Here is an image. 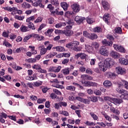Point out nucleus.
Listing matches in <instances>:
<instances>
[{"mask_svg": "<svg viewBox=\"0 0 128 128\" xmlns=\"http://www.w3.org/2000/svg\"><path fill=\"white\" fill-rule=\"evenodd\" d=\"M118 88H116V90L118 94H120L122 95L120 96V98H123L124 100H128V92L126 90L120 88L124 86V84L122 82H118Z\"/></svg>", "mask_w": 128, "mask_h": 128, "instance_id": "nucleus-1", "label": "nucleus"}, {"mask_svg": "<svg viewBox=\"0 0 128 128\" xmlns=\"http://www.w3.org/2000/svg\"><path fill=\"white\" fill-rule=\"evenodd\" d=\"M72 26L69 25L65 27L64 30H57L56 32H58V34H64L66 36H72L74 34V31L72 30Z\"/></svg>", "mask_w": 128, "mask_h": 128, "instance_id": "nucleus-2", "label": "nucleus"}, {"mask_svg": "<svg viewBox=\"0 0 128 128\" xmlns=\"http://www.w3.org/2000/svg\"><path fill=\"white\" fill-rule=\"evenodd\" d=\"M80 44V42L78 41H73L66 44V46L70 50H73L75 46H78Z\"/></svg>", "mask_w": 128, "mask_h": 128, "instance_id": "nucleus-3", "label": "nucleus"}, {"mask_svg": "<svg viewBox=\"0 0 128 128\" xmlns=\"http://www.w3.org/2000/svg\"><path fill=\"white\" fill-rule=\"evenodd\" d=\"M104 64H105L107 68H110L114 64V60L112 59V58H107L104 60Z\"/></svg>", "mask_w": 128, "mask_h": 128, "instance_id": "nucleus-4", "label": "nucleus"}, {"mask_svg": "<svg viewBox=\"0 0 128 128\" xmlns=\"http://www.w3.org/2000/svg\"><path fill=\"white\" fill-rule=\"evenodd\" d=\"M114 48L116 52H123V54H124L126 52L124 48L120 45L114 44Z\"/></svg>", "mask_w": 128, "mask_h": 128, "instance_id": "nucleus-5", "label": "nucleus"}, {"mask_svg": "<svg viewBox=\"0 0 128 128\" xmlns=\"http://www.w3.org/2000/svg\"><path fill=\"white\" fill-rule=\"evenodd\" d=\"M99 52L100 54L104 56H108V51L104 46H102L100 48Z\"/></svg>", "mask_w": 128, "mask_h": 128, "instance_id": "nucleus-6", "label": "nucleus"}, {"mask_svg": "<svg viewBox=\"0 0 128 128\" xmlns=\"http://www.w3.org/2000/svg\"><path fill=\"white\" fill-rule=\"evenodd\" d=\"M74 20L78 24H80L84 20H86V18L76 16L74 18Z\"/></svg>", "mask_w": 128, "mask_h": 128, "instance_id": "nucleus-7", "label": "nucleus"}, {"mask_svg": "<svg viewBox=\"0 0 128 128\" xmlns=\"http://www.w3.org/2000/svg\"><path fill=\"white\" fill-rule=\"evenodd\" d=\"M98 68L99 70H101V72H106V68H108V67H106V66L104 64V62H100L98 64Z\"/></svg>", "mask_w": 128, "mask_h": 128, "instance_id": "nucleus-8", "label": "nucleus"}, {"mask_svg": "<svg viewBox=\"0 0 128 128\" xmlns=\"http://www.w3.org/2000/svg\"><path fill=\"white\" fill-rule=\"evenodd\" d=\"M5 10H8V12H12V14L14 16L16 14V11L17 10L16 7H12L11 6H8L4 8Z\"/></svg>", "mask_w": 128, "mask_h": 128, "instance_id": "nucleus-9", "label": "nucleus"}, {"mask_svg": "<svg viewBox=\"0 0 128 128\" xmlns=\"http://www.w3.org/2000/svg\"><path fill=\"white\" fill-rule=\"evenodd\" d=\"M71 8L74 12H78L80 10V8L78 4H74L72 5Z\"/></svg>", "mask_w": 128, "mask_h": 128, "instance_id": "nucleus-10", "label": "nucleus"}, {"mask_svg": "<svg viewBox=\"0 0 128 128\" xmlns=\"http://www.w3.org/2000/svg\"><path fill=\"white\" fill-rule=\"evenodd\" d=\"M42 0H37L36 2L33 3V6H40V8H44V5L42 4Z\"/></svg>", "mask_w": 128, "mask_h": 128, "instance_id": "nucleus-11", "label": "nucleus"}, {"mask_svg": "<svg viewBox=\"0 0 128 128\" xmlns=\"http://www.w3.org/2000/svg\"><path fill=\"white\" fill-rule=\"evenodd\" d=\"M110 55L113 58H118L120 56V53L114 50L110 52Z\"/></svg>", "mask_w": 128, "mask_h": 128, "instance_id": "nucleus-12", "label": "nucleus"}, {"mask_svg": "<svg viewBox=\"0 0 128 128\" xmlns=\"http://www.w3.org/2000/svg\"><path fill=\"white\" fill-rule=\"evenodd\" d=\"M116 70L118 74H124L126 72V69L120 66L116 67Z\"/></svg>", "mask_w": 128, "mask_h": 128, "instance_id": "nucleus-13", "label": "nucleus"}, {"mask_svg": "<svg viewBox=\"0 0 128 128\" xmlns=\"http://www.w3.org/2000/svg\"><path fill=\"white\" fill-rule=\"evenodd\" d=\"M122 102V100L120 98H112V103L114 104H115L116 106H118L119 104H120Z\"/></svg>", "mask_w": 128, "mask_h": 128, "instance_id": "nucleus-14", "label": "nucleus"}, {"mask_svg": "<svg viewBox=\"0 0 128 128\" xmlns=\"http://www.w3.org/2000/svg\"><path fill=\"white\" fill-rule=\"evenodd\" d=\"M119 62L121 64H123L124 66H128V59H126L124 58H121L119 59Z\"/></svg>", "mask_w": 128, "mask_h": 128, "instance_id": "nucleus-15", "label": "nucleus"}, {"mask_svg": "<svg viewBox=\"0 0 128 128\" xmlns=\"http://www.w3.org/2000/svg\"><path fill=\"white\" fill-rule=\"evenodd\" d=\"M102 44L103 46H112V42H108L106 39H104L102 40Z\"/></svg>", "mask_w": 128, "mask_h": 128, "instance_id": "nucleus-16", "label": "nucleus"}, {"mask_svg": "<svg viewBox=\"0 0 128 128\" xmlns=\"http://www.w3.org/2000/svg\"><path fill=\"white\" fill-rule=\"evenodd\" d=\"M102 6L105 10H110V4L106 1L102 2Z\"/></svg>", "mask_w": 128, "mask_h": 128, "instance_id": "nucleus-17", "label": "nucleus"}, {"mask_svg": "<svg viewBox=\"0 0 128 128\" xmlns=\"http://www.w3.org/2000/svg\"><path fill=\"white\" fill-rule=\"evenodd\" d=\"M70 68H65L62 70L61 72H62V74H64V76H68V74H70Z\"/></svg>", "mask_w": 128, "mask_h": 128, "instance_id": "nucleus-18", "label": "nucleus"}, {"mask_svg": "<svg viewBox=\"0 0 128 128\" xmlns=\"http://www.w3.org/2000/svg\"><path fill=\"white\" fill-rule=\"evenodd\" d=\"M86 86H98V84L94 82H85Z\"/></svg>", "mask_w": 128, "mask_h": 128, "instance_id": "nucleus-19", "label": "nucleus"}, {"mask_svg": "<svg viewBox=\"0 0 128 128\" xmlns=\"http://www.w3.org/2000/svg\"><path fill=\"white\" fill-rule=\"evenodd\" d=\"M103 84L106 88H111L112 86V84L110 81L108 80H105Z\"/></svg>", "mask_w": 128, "mask_h": 128, "instance_id": "nucleus-20", "label": "nucleus"}, {"mask_svg": "<svg viewBox=\"0 0 128 128\" xmlns=\"http://www.w3.org/2000/svg\"><path fill=\"white\" fill-rule=\"evenodd\" d=\"M22 8H30V7L32 6L30 4L26 2H24L22 4Z\"/></svg>", "mask_w": 128, "mask_h": 128, "instance_id": "nucleus-21", "label": "nucleus"}, {"mask_svg": "<svg viewBox=\"0 0 128 128\" xmlns=\"http://www.w3.org/2000/svg\"><path fill=\"white\" fill-rule=\"evenodd\" d=\"M36 18V15L32 16L26 18V22H34V21Z\"/></svg>", "mask_w": 128, "mask_h": 128, "instance_id": "nucleus-22", "label": "nucleus"}, {"mask_svg": "<svg viewBox=\"0 0 128 128\" xmlns=\"http://www.w3.org/2000/svg\"><path fill=\"white\" fill-rule=\"evenodd\" d=\"M34 37L38 40H44V36H40L38 34H34Z\"/></svg>", "mask_w": 128, "mask_h": 128, "instance_id": "nucleus-23", "label": "nucleus"}, {"mask_svg": "<svg viewBox=\"0 0 128 128\" xmlns=\"http://www.w3.org/2000/svg\"><path fill=\"white\" fill-rule=\"evenodd\" d=\"M102 114L105 118L106 120L110 122H112V118H110V116L108 115V114H106V112H102Z\"/></svg>", "mask_w": 128, "mask_h": 128, "instance_id": "nucleus-24", "label": "nucleus"}, {"mask_svg": "<svg viewBox=\"0 0 128 128\" xmlns=\"http://www.w3.org/2000/svg\"><path fill=\"white\" fill-rule=\"evenodd\" d=\"M56 52H63L66 51V49H64V48L62 46H56Z\"/></svg>", "mask_w": 128, "mask_h": 128, "instance_id": "nucleus-25", "label": "nucleus"}, {"mask_svg": "<svg viewBox=\"0 0 128 128\" xmlns=\"http://www.w3.org/2000/svg\"><path fill=\"white\" fill-rule=\"evenodd\" d=\"M28 22V28H30V30H36V28H34V23H32V22Z\"/></svg>", "mask_w": 128, "mask_h": 128, "instance_id": "nucleus-26", "label": "nucleus"}, {"mask_svg": "<svg viewBox=\"0 0 128 128\" xmlns=\"http://www.w3.org/2000/svg\"><path fill=\"white\" fill-rule=\"evenodd\" d=\"M60 6L64 10H68V4L66 2H63L60 3Z\"/></svg>", "mask_w": 128, "mask_h": 128, "instance_id": "nucleus-27", "label": "nucleus"}, {"mask_svg": "<svg viewBox=\"0 0 128 128\" xmlns=\"http://www.w3.org/2000/svg\"><path fill=\"white\" fill-rule=\"evenodd\" d=\"M66 26V22H60L56 24L55 27L56 28H62V26Z\"/></svg>", "mask_w": 128, "mask_h": 128, "instance_id": "nucleus-28", "label": "nucleus"}, {"mask_svg": "<svg viewBox=\"0 0 128 128\" xmlns=\"http://www.w3.org/2000/svg\"><path fill=\"white\" fill-rule=\"evenodd\" d=\"M20 30L23 32H28L30 30L28 29V27L22 25L20 26Z\"/></svg>", "mask_w": 128, "mask_h": 128, "instance_id": "nucleus-29", "label": "nucleus"}, {"mask_svg": "<svg viewBox=\"0 0 128 128\" xmlns=\"http://www.w3.org/2000/svg\"><path fill=\"white\" fill-rule=\"evenodd\" d=\"M72 12L67 11L65 13V16L68 18H72Z\"/></svg>", "mask_w": 128, "mask_h": 128, "instance_id": "nucleus-30", "label": "nucleus"}, {"mask_svg": "<svg viewBox=\"0 0 128 128\" xmlns=\"http://www.w3.org/2000/svg\"><path fill=\"white\" fill-rule=\"evenodd\" d=\"M110 110L112 112H113V114H120V111L114 107H111L110 108Z\"/></svg>", "mask_w": 128, "mask_h": 128, "instance_id": "nucleus-31", "label": "nucleus"}, {"mask_svg": "<svg viewBox=\"0 0 128 128\" xmlns=\"http://www.w3.org/2000/svg\"><path fill=\"white\" fill-rule=\"evenodd\" d=\"M26 62H30V64H34L36 62V59L34 58H30L26 60Z\"/></svg>", "mask_w": 128, "mask_h": 128, "instance_id": "nucleus-32", "label": "nucleus"}, {"mask_svg": "<svg viewBox=\"0 0 128 128\" xmlns=\"http://www.w3.org/2000/svg\"><path fill=\"white\" fill-rule=\"evenodd\" d=\"M90 116L94 120H98V115L94 114V112H90Z\"/></svg>", "mask_w": 128, "mask_h": 128, "instance_id": "nucleus-33", "label": "nucleus"}, {"mask_svg": "<svg viewBox=\"0 0 128 128\" xmlns=\"http://www.w3.org/2000/svg\"><path fill=\"white\" fill-rule=\"evenodd\" d=\"M102 28L100 26H96L93 29L94 32H102Z\"/></svg>", "mask_w": 128, "mask_h": 128, "instance_id": "nucleus-34", "label": "nucleus"}, {"mask_svg": "<svg viewBox=\"0 0 128 128\" xmlns=\"http://www.w3.org/2000/svg\"><path fill=\"white\" fill-rule=\"evenodd\" d=\"M98 38V35L94 33H90L89 37L90 40H96Z\"/></svg>", "mask_w": 128, "mask_h": 128, "instance_id": "nucleus-35", "label": "nucleus"}, {"mask_svg": "<svg viewBox=\"0 0 128 128\" xmlns=\"http://www.w3.org/2000/svg\"><path fill=\"white\" fill-rule=\"evenodd\" d=\"M85 48L86 50V52H92V47L88 46V45H86L85 46Z\"/></svg>", "mask_w": 128, "mask_h": 128, "instance_id": "nucleus-36", "label": "nucleus"}, {"mask_svg": "<svg viewBox=\"0 0 128 128\" xmlns=\"http://www.w3.org/2000/svg\"><path fill=\"white\" fill-rule=\"evenodd\" d=\"M66 90H71V92H74V90H76V87L72 86H67L66 87Z\"/></svg>", "mask_w": 128, "mask_h": 128, "instance_id": "nucleus-37", "label": "nucleus"}, {"mask_svg": "<svg viewBox=\"0 0 128 128\" xmlns=\"http://www.w3.org/2000/svg\"><path fill=\"white\" fill-rule=\"evenodd\" d=\"M110 18V14H106L104 15L103 16V20H104L108 24V20Z\"/></svg>", "mask_w": 128, "mask_h": 128, "instance_id": "nucleus-38", "label": "nucleus"}, {"mask_svg": "<svg viewBox=\"0 0 128 128\" xmlns=\"http://www.w3.org/2000/svg\"><path fill=\"white\" fill-rule=\"evenodd\" d=\"M81 78L82 80V84H86V82H84V80H88V75L82 74L81 76Z\"/></svg>", "mask_w": 128, "mask_h": 128, "instance_id": "nucleus-39", "label": "nucleus"}, {"mask_svg": "<svg viewBox=\"0 0 128 128\" xmlns=\"http://www.w3.org/2000/svg\"><path fill=\"white\" fill-rule=\"evenodd\" d=\"M107 75L108 78H116V74L112 72H108Z\"/></svg>", "mask_w": 128, "mask_h": 128, "instance_id": "nucleus-40", "label": "nucleus"}, {"mask_svg": "<svg viewBox=\"0 0 128 128\" xmlns=\"http://www.w3.org/2000/svg\"><path fill=\"white\" fill-rule=\"evenodd\" d=\"M43 18L42 16H38L37 18L34 20V24H38V22H42Z\"/></svg>", "mask_w": 128, "mask_h": 128, "instance_id": "nucleus-41", "label": "nucleus"}, {"mask_svg": "<svg viewBox=\"0 0 128 128\" xmlns=\"http://www.w3.org/2000/svg\"><path fill=\"white\" fill-rule=\"evenodd\" d=\"M14 18H16V20H24V16H20L18 15H16L14 16Z\"/></svg>", "mask_w": 128, "mask_h": 128, "instance_id": "nucleus-42", "label": "nucleus"}, {"mask_svg": "<svg viewBox=\"0 0 128 128\" xmlns=\"http://www.w3.org/2000/svg\"><path fill=\"white\" fill-rule=\"evenodd\" d=\"M33 84L34 86H42V82L37 81L36 82H34Z\"/></svg>", "mask_w": 128, "mask_h": 128, "instance_id": "nucleus-43", "label": "nucleus"}, {"mask_svg": "<svg viewBox=\"0 0 128 128\" xmlns=\"http://www.w3.org/2000/svg\"><path fill=\"white\" fill-rule=\"evenodd\" d=\"M50 3L54 6H58L60 4L58 3V0H50Z\"/></svg>", "mask_w": 128, "mask_h": 128, "instance_id": "nucleus-44", "label": "nucleus"}, {"mask_svg": "<svg viewBox=\"0 0 128 128\" xmlns=\"http://www.w3.org/2000/svg\"><path fill=\"white\" fill-rule=\"evenodd\" d=\"M47 50L46 48H42L40 51V54L41 56H44V54H46Z\"/></svg>", "mask_w": 128, "mask_h": 128, "instance_id": "nucleus-45", "label": "nucleus"}, {"mask_svg": "<svg viewBox=\"0 0 128 128\" xmlns=\"http://www.w3.org/2000/svg\"><path fill=\"white\" fill-rule=\"evenodd\" d=\"M42 67V66H40V64H34L32 66V68H34V70H39L40 68Z\"/></svg>", "mask_w": 128, "mask_h": 128, "instance_id": "nucleus-46", "label": "nucleus"}, {"mask_svg": "<svg viewBox=\"0 0 128 128\" xmlns=\"http://www.w3.org/2000/svg\"><path fill=\"white\" fill-rule=\"evenodd\" d=\"M3 46H6V48H8L10 46H12V44L6 41V40H4L2 44Z\"/></svg>", "mask_w": 128, "mask_h": 128, "instance_id": "nucleus-47", "label": "nucleus"}, {"mask_svg": "<svg viewBox=\"0 0 128 128\" xmlns=\"http://www.w3.org/2000/svg\"><path fill=\"white\" fill-rule=\"evenodd\" d=\"M83 36H85V38H90V33H88V31H84L83 32Z\"/></svg>", "mask_w": 128, "mask_h": 128, "instance_id": "nucleus-48", "label": "nucleus"}, {"mask_svg": "<svg viewBox=\"0 0 128 128\" xmlns=\"http://www.w3.org/2000/svg\"><path fill=\"white\" fill-rule=\"evenodd\" d=\"M114 32L117 34H122V28H120V27H118L115 28Z\"/></svg>", "mask_w": 128, "mask_h": 128, "instance_id": "nucleus-49", "label": "nucleus"}, {"mask_svg": "<svg viewBox=\"0 0 128 128\" xmlns=\"http://www.w3.org/2000/svg\"><path fill=\"white\" fill-rule=\"evenodd\" d=\"M84 124H86V126H96V124L94 122H90V121H86L84 122Z\"/></svg>", "mask_w": 128, "mask_h": 128, "instance_id": "nucleus-50", "label": "nucleus"}, {"mask_svg": "<svg viewBox=\"0 0 128 128\" xmlns=\"http://www.w3.org/2000/svg\"><path fill=\"white\" fill-rule=\"evenodd\" d=\"M114 98H110V96L104 97V100L110 102H112V99Z\"/></svg>", "mask_w": 128, "mask_h": 128, "instance_id": "nucleus-51", "label": "nucleus"}, {"mask_svg": "<svg viewBox=\"0 0 128 128\" xmlns=\"http://www.w3.org/2000/svg\"><path fill=\"white\" fill-rule=\"evenodd\" d=\"M122 82L123 84V86H124V88H126V90H128V82L126 80H122Z\"/></svg>", "mask_w": 128, "mask_h": 128, "instance_id": "nucleus-52", "label": "nucleus"}, {"mask_svg": "<svg viewBox=\"0 0 128 128\" xmlns=\"http://www.w3.org/2000/svg\"><path fill=\"white\" fill-rule=\"evenodd\" d=\"M82 48V46H75L73 50H74L75 52H80Z\"/></svg>", "mask_w": 128, "mask_h": 128, "instance_id": "nucleus-53", "label": "nucleus"}, {"mask_svg": "<svg viewBox=\"0 0 128 128\" xmlns=\"http://www.w3.org/2000/svg\"><path fill=\"white\" fill-rule=\"evenodd\" d=\"M46 100V98H38L37 100V104H42L43 102H44Z\"/></svg>", "mask_w": 128, "mask_h": 128, "instance_id": "nucleus-54", "label": "nucleus"}, {"mask_svg": "<svg viewBox=\"0 0 128 128\" xmlns=\"http://www.w3.org/2000/svg\"><path fill=\"white\" fill-rule=\"evenodd\" d=\"M30 38H32V35H28L27 36L24 38L23 41L24 42H26L28 40H30Z\"/></svg>", "mask_w": 128, "mask_h": 128, "instance_id": "nucleus-55", "label": "nucleus"}, {"mask_svg": "<svg viewBox=\"0 0 128 128\" xmlns=\"http://www.w3.org/2000/svg\"><path fill=\"white\" fill-rule=\"evenodd\" d=\"M52 32H54V29H48L47 32H45V34L46 36H48V34H52Z\"/></svg>", "mask_w": 128, "mask_h": 128, "instance_id": "nucleus-56", "label": "nucleus"}, {"mask_svg": "<svg viewBox=\"0 0 128 128\" xmlns=\"http://www.w3.org/2000/svg\"><path fill=\"white\" fill-rule=\"evenodd\" d=\"M72 84H74V86H76L77 88H79L81 90L84 89V86H82L80 84L76 82H73Z\"/></svg>", "mask_w": 128, "mask_h": 128, "instance_id": "nucleus-57", "label": "nucleus"}, {"mask_svg": "<svg viewBox=\"0 0 128 128\" xmlns=\"http://www.w3.org/2000/svg\"><path fill=\"white\" fill-rule=\"evenodd\" d=\"M90 98L93 102H98V98L94 96L90 97Z\"/></svg>", "mask_w": 128, "mask_h": 128, "instance_id": "nucleus-58", "label": "nucleus"}, {"mask_svg": "<svg viewBox=\"0 0 128 128\" xmlns=\"http://www.w3.org/2000/svg\"><path fill=\"white\" fill-rule=\"evenodd\" d=\"M82 102H84V104H90V101L88 99L83 98Z\"/></svg>", "mask_w": 128, "mask_h": 128, "instance_id": "nucleus-59", "label": "nucleus"}, {"mask_svg": "<svg viewBox=\"0 0 128 128\" xmlns=\"http://www.w3.org/2000/svg\"><path fill=\"white\" fill-rule=\"evenodd\" d=\"M46 25L45 24H41L38 30V32H40V30H42V29L44 28H46Z\"/></svg>", "mask_w": 128, "mask_h": 128, "instance_id": "nucleus-60", "label": "nucleus"}, {"mask_svg": "<svg viewBox=\"0 0 128 128\" xmlns=\"http://www.w3.org/2000/svg\"><path fill=\"white\" fill-rule=\"evenodd\" d=\"M62 70V66H55V72H60Z\"/></svg>", "mask_w": 128, "mask_h": 128, "instance_id": "nucleus-61", "label": "nucleus"}, {"mask_svg": "<svg viewBox=\"0 0 128 128\" xmlns=\"http://www.w3.org/2000/svg\"><path fill=\"white\" fill-rule=\"evenodd\" d=\"M68 62H70V59L65 58L62 61V64L66 65L68 64Z\"/></svg>", "mask_w": 128, "mask_h": 128, "instance_id": "nucleus-62", "label": "nucleus"}, {"mask_svg": "<svg viewBox=\"0 0 128 128\" xmlns=\"http://www.w3.org/2000/svg\"><path fill=\"white\" fill-rule=\"evenodd\" d=\"M10 38V40H16V35L12 34L9 36Z\"/></svg>", "mask_w": 128, "mask_h": 128, "instance_id": "nucleus-63", "label": "nucleus"}, {"mask_svg": "<svg viewBox=\"0 0 128 128\" xmlns=\"http://www.w3.org/2000/svg\"><path fill=\"white\" fill-rule=\"evenodd\" d=\"M60 114H63V116H68V112L66 111H64V110L61 111Z\"/></svg>", "mask_w": 128, "mask_h": 128, "instance_id": "nucleus-64", "label": "nucleus"}]
</instances>
